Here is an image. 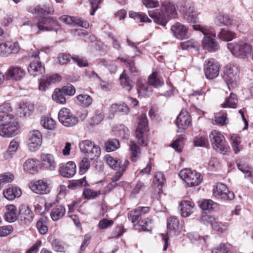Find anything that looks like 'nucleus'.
Segmentation results:
<instances>
[{
  "label": "nucleus",
  "instance_id": "nucleus-54",
  "mask_svg": "<svg viewBox=\"0 0 253 253\" xmlns=\"http://www.w3.org/2000/svg\"><path fill=\"white\" fill-rule=\"evenodd\" d=\"M231 144L235 153L237 154L240 151V145L241 143L240 137L236 134H233L231 137Z\"/></svg>",
  "mask_w": 253,
  "mask_h": 253
},
{
  "label": "nucleus",
  "instance_id": "nucleus-5",
  "mask_svg": "<svg viewBox=\"0 0 253 253\" xmlns=\"http://www.w3.org/2000/svg\"><path fill=\"white\" fill-rule=\"evenodd\" d=\"M239 75L240 71L237 66L229 65L224 68L223 78L229 86L234 87L239 82Z\"/></svg>",
  "mask_w": 253,
  "mask_h": 253
},
{
  "label": "nucleus",
  "instance_id": "nucleus-25",
  "mask_svg": "<svg viewBox=\"0 0 253 253\" xmlns=\"http://www.w3.org/2000/svg\"><path fill=\"white\" fill-rule=\"evenodd\" d=\"M60 19L67 24L77 25L85 28H87L89 27V23L86 21H84L81 18L64 15L60 17Z\"/></svg>",
  "mask_w": 253,
  "mask_h": 253
},
{
  "label": "nucleus",
  "instance_id": "nucleus-1",
  "mask_svg": "<svg viewBox=\"0 0 253 253\" xmlns=\"http://www.w3.org/2000/svg\"><path fill=\"white\" fill-rule=\"evenodd\" d=\"M175 12L174 5L169 1H165L162 3L161 10L149 11V15L155 23L165 26L168 21V17H174Z\"/></svg>",
  "mask_w": 253,
  "mask_h": 253
},
{
  "label": "nucleus",
  "instance_id": "nucleus-56",
  "mask_svg": "<svg viewBox=\"0 0 253 253\" xmlns=\"http://www.w3.org/2000/svg\"><path fill=\"white\" fill-rule=\"evenodd\" d=\"M34 10L35 13L43 15L50 14L53 12V8L47 5L38 6L34 9Z\"/></svg>",
  "mask_w": 253,
  "mask_h": 253
},
{
  "label": "nucleus",
  "instance_id": "nucleus-27",
  "mask_svg": "<svg viewBox=\"0 0 253 253\" xmlns=\"http://www.w3.org/2000/svg\"><path fill=\"white\" fill-rule=\"evenodd\" d=\"M42 164L46 169L49 170H55L56 163L53 155L49 154H43L41 155Z\"/></svg>",
  "mask_w": 253,
  "mask_h": 253
},
{
  "label": "nucleus",
  "instance_id": "nucleus-26",
  "mask_svg": "<svg viewBox=\"0 0 253 253\" xmlns=\"http://www.w3.org/2000/svg\"><path fill=\"white\" fill-rule=\"evenodd\" d=\"M28 71L30 75L34 77L42 75L45 70L43 65L39 61H34L30 63L28 67Z\"/></svg>",
  "mask_w": 253,
  "mask_h": 253
},
{
  "label": "nucleus",
  "instance_id": "nucleus-20",
  "mask_svg": "<svg viewBox=\"0 0 253 253\" xmlns=\"http://www.w3.org/2000/svg\"><path fill=\"white\" fill-rule=\"evenodd\" d=\"M59 172L60 174L63 177H71L76 173V165L73 162H68L65 165L60 166Z\"/></svg>",
  "mask_w": 253,
  "mask_h": 253
},
{
  "label": "nucleus",
  "instance_id": "nucleus-57",
  "mask_svg": "<svg viewBox=\"0 0 253 253\" xmlns=\"http://www.w3.org/2000/svg\"><path fill=\"white\" fill-rule=\"evenodd\" d=\"M89 158L84 157L79 163V172L81 174L85 173L90 167Z\"/></svg>",
  "mask_w": 253,
  "mask_h": 253
},
{
  "label": "nucleus",
  "instance_id": "nucleus-51",
  "mask_svg": "<svg viewBox=\"0 0 253 253\" xmlns=\"http://www.w3.org/2000/svg\"><path fill=\"white\" fill-rule=\"evenodd\" d=\"M231 246L228 243H221L212 250V253H231Z\"/></svg>",
  "mask_w": 253,
  "mask_h": 253
},
{
  "label": "nucleus",
  "instance_id": "nucleus-24",
  "mask_svg": "<svg viewBox=\"0 0 253 253\" xmlns=\"http://www.w3.org/2000/svg\"><path fill=\"white\" fill-rule=\"evenodd\" d=\"M39 80V88L40 90L45 91L51 83H55L61 80V77L58 74H54L45 79Z\"/></svg>",
  "mask_w": 253,
  "mask_h": 253
},
{
  "label": "nucleus",
  "instance_id": "nucleus-9",
  "mask_svg": "<svg viewBox=\"0 0 253 253\" xmlns=\"http://www.w3.org/2000/svg\"><path fill=\"white\" fill-rule=\"evenodd\" d=\"M220 65L214 59L206 60L204 64V73L207 79L211 80L217 77L219 73Z\"/></svg>",
  "mask_w": 253,
  "mask_h": 253
},
{
  "label": "nucleus",
  "instance_id": "nucleus-18",
  "mask_svg": "<svg viewBox=\"0 0 253 253\" xmlns=\"http://www.w3.org/2000/svg\"><path fill=\"white\" fill-rule=\"evenodd\" d=\"M19 50V46L17 42H6L0 44V55L2 56H7L13 53H16Z\"/></svg>",
  "mask_w": 253,
  "mask_h": 253
},
{
  "label": "nucleus",
  "instance_id": "nucleus-3",
  "mask_svg": "<svg viewBox=\"0 0 253 253\" xmlns=\"http://www.w3.org/2000/svg\"><path fill=\"white\" fill-rule=\"evenodd\" d=\"M179 175L189 187L198 186L203 179L199 172L187 168L181 170Z\"/></svg>",
  "mask_w": 253,
  "mask_h": 253
},
{
  "label": "nucleus",
  "instance_id": "nucleus-22",
  "mask_svg": "<svg viewBox=\"0 0 253 253\" xmlns=\"http://www.w3.org/2000/svg\"><path fill=\"white\" fill-rule=\"evenodd\" d=\"M19 126L0 125V135L2 137H10L18 134Z\"/></svg>",
  "mask_w": 253,
  "mask_h": 253
},
{
  "label": "nucleus",
  "instance_id": "nucleus-12",
  "mask_svg": "<svg viewBox=\"0 0 253 253\" xmlns=\"http://www.w3.org/2000/svg\"><path fill=\"white\" fill-rule=\"evenodd\" d=\"M42 139V135L39 131L35 130L30 133L28 145L30 151L34 152L40 148Z\"/></svg>",
  "mask_w": 253,
  "mask_h": 253
},
{
  "label": "nucleus",
  "instance_id": "nucleus-7",
  "mask_svg": "<svg viewBox=\"0 0 253 253\" xmlns=\"http://www.w3.org/2000/svg\"><path fill=\"white\" fill-rule=\"evenodd\" d=\"M227 47L231 53L237 57H246L250 54L251 51V46L243 41L239 42L236 43H228Z\"/></svg>",
  "mask_w": 253,
  "mask_h": 253
},
{
  "label": "nucleus",
  "instance_id": "nucleus-35",
  "mask_svg": "<svg viewBox=\"0 0 253 253\" xmlns=\"http://www.w3.org/2000/svg\"><path fill=\"white\" fill-rule=\"evenodd\" d=\"M134 228L139 230L151 231L152 230V220L149 218L139 221L138 224H134Z\"/></svg>",
  "mask_w": 253,
  "mask_h": 253
},
{
  "label": "nucleus",
  "instance_id": "nucleus-21",
  "mask_svg": "<svg viewBox=\"0 0 253 253\" xmlns=\"http://www.w3.org/2000/svg\"><path fill=\"white\" fill-rule=\"evenodd\" d=\"M171 30L177 39L182 40L188 37L187 28L180 23H176L172 26Z\"/></svg>",
  "mask_w": 253,
  "mask_h": 253
},
{
  "label": "nucleus",
  "instance_id": "nucleus-43",
  "mask_svg": "<svg viewBox=\"0 0 253 253\" xmlns=\"http://www.w3.org/2000/svg\"><path fill=\"white\" fill-rule=\"evenodd\" d=\"M47 220L46 217L42 216L37 222V228L41 234H45L48 231Z\"/></svg>",
  "mask_w": 253,
  "mask_h": 253
},
{
  "label": "nucleus",
  "instance_id": "nucleus-23",
  "mask_svg": "<svg viewBox=\"0 0 253 253\" xmlns=\"http://www.w3.org/2000/svg\"><path fill=\"white\" fill-rule=\"evenodd\" d=\"M40 162L36 159H29L23 164L25 171L30 174H34L38 172Z\"/></svg>",
  "mask_w": 253,
  "mask_h": 253
},
{
  "label": "nucleus",
  "instance_id": "nucleus-53",
  "mask_svg": "<svg viewBox=\"0 0 253 253\" xmlns=\"http://www.w3.org/2000/svg\"><path fill=\"white\" fill-rule=\"evenodd\" d=\"M12 111V108L9 103H4L0 105V119L7 115H13L10 112Z\"/></svg>",
  "mask_w": 253,
  "mask_h": 253
},
{
  "label": "nucleus",
  "instance_id": "nucleus-29",
  "mask_svg": "<svg viewBox=\"0 0 253 253\" xmlns=\"http://www.w3.org/2000/svg\"><path fill=\"white\" fill-rule=\"evenodd\" d=\"M148 84L158 88L162 86L164 84V81L161 78L158 72H153L148 77Z\"/></svg>",
  "mask_w": 253,
  "mask_h": 253
},
{
  "label": "nucleus",
  "instance_id": "nucleus-2",
  "mask_svg": "<svg viewBox=\"0 0 253 253\" xmlns=\"http://www.w3.org/2000/svg\"><path fill=\"white\" fill-rule=\"evenodd\" d=\"M193 29L195 31L201 32L204 35L202 43L204 49L210 52H214L218 49L219 45L218 42L210 36L211 35L214 37H216V34L212 29L201 25H194Z\"/></svg>",
  "mask_w": 253,
  "mask_h": 253
},
{
  "label": "nucleus",
  "instance_id": "nucleus-60",
  "mask_svg": "<svg viewBox=\"0 0 253 253\" xmlns=\"http://www.w3.org/2000/svg\"><path fill=\"white\" fill-rule=\"evenodd\" d=\"M41 124L42 126L49 130H52L55 128V122L51 118H45L42 120Z\"/></svg>",
  "mask_w": 253,
  "mask_h": 253
},
{
  "label": "nucleus",
  "instance_id": "nucleus-11",
  "mask_svg": "<svg viewBox=\"0 0 253 253\" xmlns=\"http://www.w3.org/2000/svg\"><path fill=\"white\" fill-rule=\"evenodd\" d=\"M148 121L145 114H142L138 119V126L135 131V136L137 143L140 145H146L145 142L144 132Z\"/></svg>",
  "mask_w": 253,
  "mask_h": 253
},
{
  "label": "nucleus",
  "instance_id": "nucleus-50",
  "mask_svg": "<svg viewBox=\"0 0 253 253\" xmlns=\"http://www.w3.org/2000/svg\"><path fill=\"white\" fill-rule=\"evenodd\" d=\"M203 219L206 220L208 223L211 224L214 230L217 231H221V223L217 222L215 220V218L213 216L211 215H206Z\"/></svg>",
  "mask_w": 253,
  "mask_h": 253
},
{
  "label": "nucleus",
  "instance_id": "nucleus-4",
  "mask_svg": "<svg viewBox=\"0 0 253 253\" xmlns=\"http://www.w3.org/2000/svg\"><path fill=\"white\" fill-rule=\"evenodd\" d=\"M79 147L81 151L84 154L85 157L89 158L90 160H95L100 155V148L90 140H85L80 142Z\"/></svg>",
  "mask_w": 253,
  "mask_h": 253
},
{
  "label": "nucleus",
  "instance_id": "nucleus-34",
  "mask_svg": "<svg viewBox=\"0 0 253 253\" xmlns=\"http://www.w3.org/2000/svg\"><path fill=\"white\" fill-rule=\"evenodd\" d=\"M3 195L8 200H12L16 197H19L21 195L20 189L16 187H9L3 191Z\"/></svg>",
  "mask_w": 253,
  "mask_h": 253
},
{
  "label": "nucleus",
  "instance_id": "nucleus-30",
  "mask_svg": "<svg viewBox=\"0 0 253 253\" xmlns=\"http://www.w3.org/2000/svg\"><path fill=\"white\" fill-rule=\"evenodd\" d=\"M5 209L6 210L4 213L5 220L9 222L15 221L17 218L16 207L13 205H7Z\"/></svg>",
  "mask_w": 253,
  "mask_h": 253
},
{
  "label": "nucleus",
  "instance_id": "nucleus-33",
  "mask_svg": "<svg viewBox=\"0 0 253 253\" xmlns=\"http://www.w3.org/2000/svg\"><path fill=\"white\" fill-rule=\"evenodd\" d=\"M65 208L62 205H57L54 207L50 212V216L54 221H57L62 218L65 215Z\"/></svg>",
  "mask_w": 253,
  "mask_h": 253
},
{
  "label": "nucleus",
  "instance_id": "nucleus-45",
  "mask_svg": "<svg viewBox=\"0 0 253 253\" xmlns=\"http://www.w3.org/2000/svg\"><path fill=\"white\" fill-rule=\"evenodd\" d=\"M53 250L56 252H64L65 250L64 245L58 239L52 237L49 238Z\"/></svg>",
  "mask_w": 253,
  "mask_h": 253
},
{
  "label": "nucleus",
  "instance_id": "nucleus-17",
  "mask_svg": "<svg viewBox=\"0 0 253 253\" xmlns=\"http://www.w3.org/2000/svg\"><path fill=\"white\" fill-rule=\"evenodd\" d=\"M26 73L24 70L20 67H10L6 73V79L14 81H20L25 76Z\"/></svg>",
  "mask_w": 253,
  "mask_h": 253
},
{
  "label": "nucleus",
  "instance_id": "nucleus-28",
  "mask_svg": "<svg viewBox=\"0 0 253 253\" xmlns=\"http://www.w3.org/2000/svg\"><path fill=\"white\" fill-rule=\"evenodd\" d=\"M195 205L193 202L190 201H182L179 206L181 215L183 217L189 216L193 212L192 210Z\"/></svg>",
  "mask_w": 253,
  "mask_h": 253
},
{
  "label": "nucleus",
  "instance_id": "nucleus-40",
  "mask_svg": "<svg viewBox=\"0 0 253 253\" xmlns=\"http://www.w3.org/2000/svg\"><path fill=\"white\" fill-rule=\"evenodd\" d=\"M219 39L226 42L231 41L236 37L234 32L227 29H222L217 35Z\"/></svg>",
  "mask_w": 253,
  "mask_h": 253
},
{
  "label": "nucleus",
  "instance_id": "nucleus-47",
  "mask_svg": "<svg viewBox=\"0 0 253 253\" xmlns=\"http://www.w3.org/2000/svg\"><path fill=\"white\" fill-rule=\"evenodd\" d=\"M111 108L116 113H122L124 114H127L129 111L128 107L124 102L113 104L111 105Z\"/></svg>",
  "mask_w": 253,
  "mask_h": 253
},
{
  "label": "nucleus",
  "instance_id": "nucleus-32",
  "mask_svg": "<svg viewBox=\"0 0 253 253\" xmlns=\"http://www.w3.org/2000/svg\"><path fill=\"white\" fill-rule=\"evenodd\" d=\"M198 13L197 11L193 8H190L184 14V18L188 22L193 23V25H198ZM198 25H199L198 24ZM193 27V26H192Z\"/></svg>",
  "mask_w": 253,
  "mask_h": 253
},
{
  "label": "nucleus",
  "instance_id": "nucleus-31",
  "mask_svg": "<svg viewBox=\"0 0 253 253\" xmlns=\"http://www.w3.org/2000/svg\"><path fill=\"white\" fill-rule=\"evenodd\" d=\"M165 181V177L164 173L159 171L155 173V179L153 183V188L156 189L158 193H160L162 189Z\"/></svg>",
  "mask_w": 253,
  "mask_h": 253
},
{
  "label": "nucleus",
  "instance_id": "nucleus-61",
  "mask_svg": "<svg viewBox=\"0 0 253 253\" xmlns=\"http://www.w3.org/2000/svg\"><path fill=\"white\" fill-rule=\"evenodd\" d=\"M113 224L114 221L113 220L103 218L99 221L97 227L100 230H104L112 226Z\"/></svg>",
  "mask_w": 253,
  "mask_h": 253
},
{
  "label": "nucleus",
  "instance_id": "nucleus-19",
  "mask_svg": "<svg viewBox=\"0 0 253 253\" xmlns=\"http://www.w3.org/2000/svg\"><path fill=\"white\" fill-rule=\"evenodd\" d=\"M19 218L22 224H29L34 219V214L29 207L21 205L19 208Z\"/></svg>",
  "mask_w": 253,
  "mask_h": 253
},
{
  "label": "nucleus",
  "instance_id": "nucleus-14",
  "mask_svg": "<svg viewBox=\"0 0 253 253\" xmlns=\"http://www.w3.org/2000/svg\"><path fill=\"white\" fill-rule=\"evenodd\" d=\"M191 123V120L188 112L185 109H182L175 121L178 132L183 131Z\"/></svg>",
  "mask_w": 253,
  "mask_h": 253
},
{
  "label": "nucleus",
  "instance_id": "nucleus-46",
  "mask_svg": "<svg viewBox=\"0 0 253 253\" xmlns=\"http://www.w3.org/2000/svg\"><path fill=\"white\" fill-rule=\"evenodd\" d=\"M63 94L62 89L56 88L52 96L53 100L58 103L64 104L66 100Z\"/></svg>",
  "mask_w": 253,
  "mask_h": 253
},
{
  "label": "nucleus",
  "instance_id": "nucleus-55",
  "mask_svg": "<svg viewBox=\"0 0 253 253\" xmlns=\"http://www.w3.org/2000/svg\"><path fill=\"white\" fill-rule=\"evenodd\" d=\"M14 179V175L10 172H5L0 174V190L5 183L10 182Z\"/></svg>",
  "mask_w": 253,
  "mask_h": 253
},
{
  "label": "nucleus",
  "instance_id": "nucleus-15",
  "mask_svg": "<svg viewBox=\"0 0 253 253\" xmlns=\"http://www.w3.org/2000/svg\"><path fill=\"white\" fill-rule=\"evenodd\" d=\"M30 188L33 192L40 195L46 194L50 192V188L47 181L44 179L31 182L30 184Z\"/></svg>",
  "mask_w": 253,
  "mask_h": 253
},
{
  "label": "nucleus",
  "instance_id": "nucleus-52",
  "mask_svg": "<svg viewBox=\"0 0 253 253\" xmlns=\"http://www.w3.org/2000/svg\"><path fill=\"white\" fill-rule=\"evenodd\" d=\"M215 22L217 24L228 26L232 24V20L229 16L227 15H221L220 14L217 16Z\"/></svg>",
  "mask_w": 253,
  "mask_h": 253
},
{
  "label": "nucleus",
  "instance_id": "nucleus-59",
  "mask_svg": "<svg viewBox=\"0 0 253 253\" xmlns=\"http://www.w3.org/2000/svg\"><path fill=\"white\" fill-rule=\"evenodd\" d=\"M104 160L109 167L113 169H116L118 168L119 165H121L122 162H119V160H117L114 159L110 155H107L104 157Z\"/></svg>",
  "mask_w": 253,
  "mask_h": 253
},
{
  "label": "nucleus",
  "instance_id": "nucleus-37",
  "mask_svg": "<svg viewBox=\"0 0 253 253\" xmlns=\"http://www.w3.org/2000/svg\"><path fill=\"white\" fill-rule=\"evenodd\" d=\"M121 85L124 88L130 91L134 85V83L124 72L120 76Z\"/></svg>",
  "mask_w": 253,
  "mask_h": 253
},
{
  "label": "nucleus",
  "instance_id": "nucleus-49",
  "mask_svg": "<svg viewBox=\"0 0 253 253\" xmlns=\"http://www.w3.org/2000/svg\"><path fill=\"white\" fill-rule=\"evenodd\" d=\"M15 125L19 126L16 118L13 115H7L0 119V125Z\"/></svg>",
  "mask_w": 253,
  "mask_h": 253
},
{
  "label": "nucleus",
  "instance_id": "nucleus-48",
  "mask_svg": "<svg viewBox=\"0 0 253 253\" xmlns=\"http://www.w3.org/2000/svg\"><path fill=\"white\" fill-rule=\"evenodd\" d=\"M120 146V143L117 139H111L108 140L105 144V148L107 152L116 150Z\"/></svg>",
  "mask_w": 253,
  "mask_h": 253
},
{
  "label": "nucleus",
  "instance_id": "nucleus-16",
  "mask_svg": "<svg viewBox=\"0 0 253 253\" xmlns=\"http://www.w3.org/2000/svg\"><path fill=\"white\" fill-rule=\"evenodd\" d=\"M149 211V208L148 207H139L136 209L131 211L128 213V217L131 221L134 226V224H138L141 221L140 218L141 216Z\"/></svg>",
  "mask_w": 253,
  "mask_h": 253
},
{
  "label": "nucleus",
  "instance_id": "nucleus-58",
  "mask_svg": "<svg viewBox=\"0 0 253 253\" xmlns=\"http://www.w3.org/2000/svg\"><path fill=\"white\" fill-rule=\"evenodd\" d=\"M87 182L85 178L78 180H73L69 185L70 188L76 189L85 186Z\"/></svg>",
  "mask_w": 253,
  "mask_h": 253
},
{
  "label": "nucleus",
  "instance_id": "nucleus-63",
  "mask_svg": "<svg viewBox=\"0 0 253 253\" xmlns=\"http://www.w3.org/2000/svg\"><path fill=\"white\" fill-rule=\"evenodd\" d=\"M184 139L182 135H179L177 138L171 144V147L173 148L176 151H181L182 143Z\"/></svg>",
  "mask_w": 253,
  "mask_h": 253
},
{
  "label": "nucleus",
  "instance_id": "nucleus-13",
  "mask_svg": "<svg viewBox=\"0 0 253 253\" xmlns=\"http://www.w3.org/2000/svg\"><path fill=\"white\" fill-rule=\"evenodd\" d=\"M37 26L41 31H49L55 30L58 24L56 20L50 17H42L39 19Z\"/></svg>",
  "mask_w": 253,
  "mask_h": 253
},
{
  "label": "nucleus",
  "instance_id": "nucleus-38",
  "mask_svg": "<svg viewBox=\"0 0 253 253\" xmlns=\"http://www.w3.org/2000/svg\"><path fill=\"white\" fill-rule=\"evenodd\" d=\"M129 149L131 151L130 159L133 162H136L141 155L140 148L137 145L136 143L133 141H130Z\"/></svg>",
  "mask_w": 253,
  "mask_h": 253
},
{
  "label": "nucleus",
  "instance_id": "nucleus-42",
  "mask_svg": "<svg viewBox=\"0 0 253 253\" xmlns=\"http://www.w3.org/2000/svg\"><path fill=\"white\" fill-rule=\"evenodd\" d=\"M180 46L183 50H190L192 49H198L199 47V43L193 39H191L180 43Z\"/></svg>",
  "mask_w": 253,
  "mask_h": 253
},
{
  "label": "nucleus",
  "instance_id": "nucleus-36",
  "mask_svg": "<svg viewBox=\"0 0 253 253\" xmlns=\"http://www.w3.org/2000/svg\"><path fill=\"white\" fill-rule=\"evenodd\" d=\"M167 228L169 232H172L174 234L178 233L181 229L178 220L175 217L168 219Z\"/></svg>",
  "mask_w": 253,
  "mask_h": 253
},
{
  "label": "nucleus",
  "instance_id": "nucleus-39",
  "mask_svg": "<svg viewBox=\"0 0 253 253\" xmlns=\"http://www.w3.org/2000/svg\"><path fill=\"white\" fill-rule=\"evenodd\" d=\"M238 99L237 95L233 93L229 97L226 98L225 102L221 104L222 108L230 107L235 108L237 106Z\"/></svg>",
  "mask_w": 253,
  "mask_h": 253
},
{
  "label": "nucleus",
  "instance_id": "nucleus-6",
  "mask_svg": "<svg viewBox=\"0 0 253 253\" xmlns=\"http://www.w3.org/2000/svg\"><path fill=\"white\" fill-rule=\"evenodd\" d=\"M209 136L213 147L216 151L223 154L228 151L229 147L226 144L225 138L220 132L212 130Z\"/></svg>",
  "mask_w": 253,
  "mask_h": 253
},
{
  "label": "nucleus",
  "instance_id": "nucleus-8",
  "mask_svg": "<svg viewBox=\"0 0 253 253\" xmlns=\"http://www.w3.org/2000/svg\"><path fill=\"white\" fill-rule=\"evenodd\" d=\"M59 122L66 127H71L78 122L77 117L73 115L70 110L66 108H62L58 113Z\"/></svg>",
  "mask_w": 253,
  "mask_h": 253
},
{
  "label": "nucleus",
  "instance_id": "nucleus-62",
  "mask_svg": "<svg viewBox=\"0 0 253 253\" xmlns=\"http://www.w3.org/2000/svg\"><path fill=\"white\" fill-rule=\"evenodd\" d=\"M194 145L195 146L207 147L209 145L208 139L205 137L200 136L195 138L194 141Z\"/></svg>",
  "mask_w": 253,
  "mask_h": 253
},
{
  "label": "nucleus",
  "instance_id": "nucleus-44",
  "mask_svg": "<svg viewBox=\"0 0 253 253\" xmlns=\"http://www.w3.org/2000/svg\"><path fill=\"white\" fill-rule=\"evenodd\" d=\"M137 91L139 95L147 97L150 96L153 91L152 87L145 84H139L137 88Z\"/></svg>",
  "mask_w": 253,
  "mask_h": 253
},
{
  "label": "nucleus",
  "instance_id": "nucleus-41",
  "mask_svg": "<svg viewBox=\"0 0 253 253\" xmlns=\"http://www.w3.org/2000/svg\"><path fill=\"white\" fill-rule=\"evenodd\" d=\"M78 103L84 107L89 106L92 102V98L87 94H80L76 96Z\"/></svg>",
  "mask_w": 253,
  "mask_h": 253
},
{
  "label": "nucleus",
  "instance_id": "nucleus-10",
  "mask_svg": "<svg viewBox=\"0 0 253 253\" xmlns=\"http://www.w3.org/2000/svg\"><path fill=\"white\" fill-rule=\"evenodd\" d=\"M213 195L218 199L232 200L234 199L235 195L230 191L227 187L221 183H217L213 189Z\"/></svg>",
  "mask_w": 253,
  "mask_h": 253
},
{
  "label": "nucleus",
  "instance_id": "nucleus-64",
  "mask_svg": "<svg viewBox=\"0 0 253 253\" xmlns=\"http://www.w3.org/2000/svg\"><path fill=\"white\" fill-rule=\"evenodd\" d=\"M32 110L27 106L24 105L18 108V113L20 117H26L29 116Z\"/></svg>",
  "mask_w": 253,
  "mask_h": 253
}]
</instances>
